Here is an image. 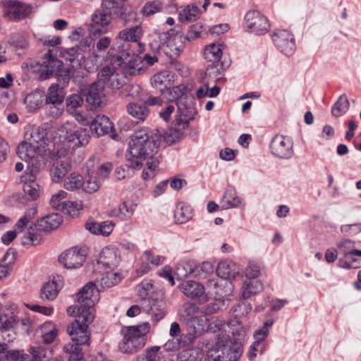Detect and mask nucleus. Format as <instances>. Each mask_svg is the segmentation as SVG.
<instances>
[{"instance_id":"f257e3e1","label":"nucleus","mask_w":361,"mask_h":361,"mask_svg":"<svg viewBox=\"0 0 361 361\" xmlns=\"http://www.w3.org/2000/svg\"><path fill=\"white\" fill-rule=\"evenodd\" d=\"M163 134L159 129L142 128L132 135L126 157L132 162L133 169H140L144 164L146 168L142 173L144 180L152 178L159 161L156 157Z\"/></svg>"},{"instance_id":"f03ea898","label":"nucleus","mask_w":361,"mask_h":361,"mask_svg":"<svg viewBox=\"0 0 361 361\" xmlns=\"http://www.w3.org/2000/svg\"><path fill=\"white\" fill-rule=\"evenodd\" d=\"M109 66H104L98 73V80L104 85L107 83L112 89H118L124 82L121 77H119L116 69L119 67L132 75L141 73L144 70V66L140 57L133 56L132 60H127L119 54L112 56Z\"/></svg>"},{"instance_id":"7ed1b4c3","label":"nucleus","mask_w":361,"mask_h":361,"mask_svg":"<svg viewBox=\"0 0 361 361\" xmlns=\"http://www.w3.org/2000/svg\"><path fill=\"white\" fill-rule=\"evenodd\" d=\"M99 300V290L93 282H88L78 293V305H71L67 309L69 316L75 315L76 313L86 314L87 321L94 316V306Z\"/></svg>"},{"instance_id":"20e7f679","label":"nucleus","mask_w":361,"mask_h":361,"mask_svg":"<svg viewBox=\"0 0 361 361\" xmlns=\"http://www.w3.org/2000/svg\"><path fill=\"white\" fill-rule=\"evenodd\" d=\"M150 326L147 322L138 326H130L123 330V339L119 343V350L127 354H133L142 348L146 343V335Z\"/></svg>"},{"instance_id":"39448f33","label":"nucleus","mask_w":361,"mask_h":361,"mask_svg":"<svg viewBox=\"0 0 361 361\" xmlns=\"http://www.w3.org/2000/svg\"><path fill=\"white\" fill-rule=\"evenodd\" d=\"M54 140L56 142L69 143L77 147L87 145L90 140V135L86 129L78 127L75 122L66 121L56 130Z\"/></svg>"},{"instance_id":"423d86ee","label":"nucleus","mask_w":361,"mask_h":361,"mask_svg":"<svg viewBox=\"0 0 361 361\" xmlns=\"http://www.w3.org/2000/svg\"><path fill=\"white\" fill-rule=\"evenodd\" d=\"M142 35V28L140 25L134 26L129 29H126L120 32L116 44L113 49L120 51V56H122L127 60H132L133 55L140 57L135 53V49L140 48L141 44L138 40Z\"/></svg>"},{"instance_id":"0eeeda50","label":"nucleus","mask_w":361,"mask_h":361,"mask_svg":"<svg viewBox=\"0 0 361 361\" xmlns=\"http://www.w3.org/2000/svg\"><path fill=\"white\" fill-rule=\"evenodd\" d=\"M36 208H30L26 211L14 226V229L18 233H22V244L25 245H36L38 244L42 236L37 233L36 224H34L32 219L37 214Z\"/></svg>"},{"instance_id":"6e6552de","label":"nucleus","mask_w":361,"mask_h":361,"mask_svg":"<svg viewBox=\"0 0 361 361\" xmlns=\"http://www.w3.org/2000/svg\"><path fill=\"white\" fill-rule=\"evenodd\" d=\"M159 48L168 56L173 58L178 56L184 48V37L176 27L159 35Z\"/></svg>"},{"instance_id":"1a4fd4ad","label":"nucleus","mask_w":361,"mask_h":361,"mask_svg":"<svg viewBox=\"0 0 361 361\" xmlns=\"http://www.w3.org/2000/svg\"><path fill=\"white\" fill-rule=\"evenodd\" d=\"M222 52L223 49L220 44L212 43L205 46L203 57L207 61L212 63L206 69V77L214 80L219 79V76L223 71V64L221 62Z\"/></svg>"},{"instance_id":"9d476101","label":"nucleus","mask_w":361,"mask_h":361,"mask_svg":"<svg viewBox=\"0 0 361 361\" xmlns=\"http://www.w3.org/2000/svg\"><path fill=\"white\" fill-rule=\"evenodd\" d=\"M77 319L71 323L67 329V332L71 337L72 341L78 345H90L89 325L93 322L94 316L89 321L86 319V314L84 313H76Z\"/></svg>"},{"instance_id":"9b49d317","label":"nucleus","mask_w":361,"mask_h":361,"mask_svg":"<svg viewBox=\"0 0 361 361\" xmlns=\"http://www.w3.org/2000/svg\"><path fill=\"white\" fill-rule=\"evenodd\" d=\"M44 152L36 149L35 146L23 140L17 147V154L20 159L27 163V169H40L43 165Z\"/></svg>"},{"instance_id":"f8f14e48","label":"nucleus","mask_w":361,"mask_h":361,"mask_svg":"<svg viewBox=\"0 0 361 361\" xmlns=\"http://www.w3.org/2000/svg\"><path fill=\"white\" fill-rule=\"evenodd\" d=\"M4 15L11 20H25L30 19L33 13L31 4L18 0H8L4 3Z\"/></svg>"},{"instance_id":"ddd939ff","label":"nucleus","mask_w":361,"mask_h":361,"mask_svg":"<svg viewBox=\"0 0 361 361\" xmlns=\"http://www.w3.org/2000/svg\"><path fill=\"white\" fill-rule=\"evenodd\" d=\"M85 250L78 247H73L62 252L59 257V262L68 269L81 267L85 260Z\"/></svg>"},{"instance_id":"4468645a","label":"nucleus","mask_w":361,"mask_h":361,"mask_svg":"<svg viewBox=\"0 0 361 361\" xmlns=\"http://www.w3.org/2000/svg\"><path fill=\"white\" fill-rule=\"evenodd\" d=\"M62 65L61 61L52 56L51 51L49 50L42 63L35 62L31 66L35 72L39 73L41 79H47L49 75L57 73Z\"/></svg>"},{"instance_id":"2eb2a0df","label":"nucleus","mask_w":361,"mask_h":361,"mask_svg":"<svg viewBox=\"0 0 361 361\" xmlns=\"http://www.w3.org/2000/svg\"><path fill=\"white\" fill-rule=\"evenodd\" d=\"M231 282L214 278L209 279L206 283V296L219 300L228 296L233 290Z\"/></svg>"},{"instance_id":"dca6fc26","label":"nucleus","mask_w":361,"mask_h":361,"mask_svg":"<svg viewBox=\"0 0 361 361\" xmlns=\"http://www.w3.org/2000/svg\"><path fill=\"white\" fill-rule=\"evenodd\" d=\"M178 117L176 119V125L181 128H185L189 121L193 119L196 113L192 99L184 97L177 102Z\"/></svg>"},{"instance_id":"f3484780","label":"nucleus","mask_w":361,"mask_h":361,"mask_svg":"<svg viewBox=\"0 0 361 361\" xmlns=\"http://www.w3.org/2000/svg\"><path fill=\"white\" fill-rule=\"evenodd\" d=\"M270 149L272 154L281 159H288L293 154L290 139L282 135H277L272 139Z\"/></svg>"},{"instance_id":"a211bd4d","label":"nucleus","mask_w":361,"mask_h":361,"mask_svg":"<svg viewBox=\"0 0 361 361\" xmlns=\"http://www.w3.org/2000/svg\"><path fill=\"white\" fill-rule=\"evenodd\" d=\"M121 262V255L116 247H104L98 257V265L104 269L114 270Z\"/></svg>"},{"instance_id":"6ab92c4d","label":"nucleus","mask_w":361,"mask_h":361,"mask_svg":"<svg viewBox=\"0 0 361 361\" xmlns=\"http://www.w3.org/2000/svg\"><path fill=\"white\" fill-rule=\"evenodd\" d=\"M39 171V169L26 170L25 173L22 176L23 191L32 200L39 197L41 192V188L36 180Z\"/></svg>"},{"instance_id":"aec40b11","label":"nucleus","mask_w":361,"mask_h":361,"mask_svg":"<svg viewBox=\"0 0 361 361\" xmlns=\"http://www.w3.org/2000/svg\"><path fill=\"white\" fill-rule=\"evenodd\" d=\"M120 4L118 0H103L102 8L95 11L92 15V23H111L112 16Z\"/></svg>"},{"instance_id":"412c9836","label":"nucleus","mask_w":361,"mask_h":361,"mask_svg":"<svg viewBox=\"0 0 361 361\" xmlns=\"http://www.w3.org/2000/svg\"><path fill=\"white\" fill-rule=\"evenodd\" d=\"M209 355L213 361H236L240 357L241 351L232 349L228 344H222L219 341L216 347L211 350Z\"/></svg>"},{"instance_id":"4be33fe9","label":"nucleus","mask_w":361,"mask_h":361,"mask_svg":"<svg viewBox=\"0 0 361 361\" xmlns=\"http://www.w3.org/2000/svg\"><path fill=\"white\" fill-rule=\"evenodd\" d=\"M63 286V279L60 276H54L42 285L39 297L43 300L54 301L59 295Z\"/></svg>"},{"instance_id":"5701e85b","label":"nucleus","mask_w":361,"mask_h":361,"mask_svg":"<svg viewBox=\"0 0 361 361\" xmlns=\"http://www.w3.org/2000/svg\"><path fill=\"white\" fill-rule=\"evenodd\" d=\"M273 41L276 46L286 56H291L295 45L293 35L286 30H277L273 35Z\"/></svg>"},{"instance_id":"b1692460","label":"nucleus","mask_w":361,"mask_h":361,"mask_svg":"<svg viewBox=\"0 0 361 361\" xmlns=\"http://www.w3.org/2000/svg\"><path fill=\"white\" fill-rule=\"evenodd\" d=\"M23 140L32 146H35L36 149H40L45 152L47 141V131L44 128L39 126L31 127L25 132Z\"/></svg>"},{"instance_id":"393cba45","label":"nucleus","mask_w":361,"mask_h":361,"mask_svg":"<svg viewBox=\"0 0 361 361\" xmlns=\"http://www.w3.org/2000/svg\"><path fill=\"white\" fill-rule=\"evenodd\" d=\"M51 355V350L49 348L32 346L27 353H20V361H47Z\"/></svg>"},{"instance_id":"a878e982","label":"nucleus","mask_w":361,"mask_h":361,"mask_svg":"<svg viewBox=\"0 0 361 361\" xmlns=\"http://www.w3.org/2000/svg\"><path fill=\"white\" fill-rule=\"evenodd\" d=\"M104 88V85L100 82H95L90 85L87 90V102L94 108L99 107L105 95Z\"/></svg>"},{"instance_id":"bb28decb","label":"nucleus","mask_w":361,"mask_h":361,"mask_svg":"<svg viewBox=\"0 0 361 361\" xmlns=\"http://www.w3.org/2000/svg\"><path fill=\"white\" fill-rule=\"evenodd\" d=\"M90 130L99 137L110 133L113 130V125L107 116L98 115L91 121Z\"/></svg>"},{"instance_id":"cd10ccee","label":"nucleus","mask_w":361,"mask_h":361,"mask_svg":"<svg viewBox=\"0 0 361 361\" xmlns=\"http://www.w3.org/2000/svg\"><path fill=\"white\" fill-rule=\"evenodd\" d=\"M166 304L161 300L151 299L148 302V305L144 308L146 314L151 318L158 322L165 316Z\"/></svg>"},{"instance_id":"c85d7f7f","label":"nucleus","mask_w":361,"mask_h":361,"mask_svg":"<svg viewBox=\"0 0 361 361\" xmlns=\"http://www.w3.org/2000/svg\"><path fill=\"white\" fill-rule=\"evenodd\" d=\"M218 276L224 279H233L240 274V268L231 261H223L218 264L216 267Z\"/></svg>"},{"instance_id":"c756f323","label":"nucleus","mask_w":361,"mask_h":361,"mask_svg":"<svg viewBox=\"0 0 361 361\" xmlns=\"http://www.w3.org/2000/svg\"><path fill=\"white\" fill-rule=\"evenodd\" d=\"M62 221V216L59 214L53 213L38 220L35 226L37 231H49L57 228Z\"/></svg>"},{"instance_id":"7c9ffc66","label":"nucleus","mask_w":361,"mask_h":361,"mask_svg":"<svg viewBox=\"0 0 361 361\" xmlns=\"http://www.w3.org/2000/svg\"><path fill=\"white\" fill-rule=\"evenodd\" d=\"M221 207L223 209L243 208L245 207V202L236 193L233 188H226L221 200Z\"/></svg>"},{"instance_id":"2f4dec72","label":"nucleus","mask_w":361,"mask_h":361,"mask_svg":"<svg viewBox=\"0 0 361 361\" xmlns=\"http://www.w3.org/2000/svg\"><path fill=\"white\" fill-rule=\"evenodd\" d=\"M68 161L63 159H53V163L50 169V175L54 182H59L70 169Z\"/></svg>"},{"instance_id":"473e14b6","label":"nucleus","mask_w":361,"mask_h":361,"mask_svg":"<svg viewBox=\"0 0 361 361\" xmlns=\"http://www.w3.org/2000/svg\"><path fill=\"white\" fill-rule=\"evenodd\" d=\"M44 100V92L41 90H35L25 97L24 103L28 112H35L43 104Z\"/></svg>"},{"instance_id":"72a5a7b5","label":"nucleus","mask_w":361,"mask_h":361,"mask_svg":"<svg viewBox=\"0 0 361 361\" xmlns=\"http://www.w3.org/2000/svg\"><path fill=\"white\" fill-rule=\"evenodd\" d=\"M227 326L229 331L233 336H238V339L243 338L250 330L249 325L245 324L241 318L237 317H232L228 322Z\"/></svg>"},{"instance_id":"f704fd0d","label":"nucleus","mask_w":361,"mask_h":361,"mask_svg":"<svg viewBox=\"0 0 361 361\" xmlns=\"http://www.w3.org/2000/svg\"><path fill=\"white\" fill-rule=\"evenodd\" d=\"M173 76L169 71H161L151 78V84L153 87L159 90L162 94L171 85Z\"/></svg>"},{"instance_id":"c9c22d12","label":"nucleus","mask_w":361,"mask_h":361,"mask_svg":"<svg viewBox=\"0 0 361 361\" xmlns=\"http://www.w3.org/2000/svg\"><path fill=\"white\" fill-rule=\"evenodd\" d=\"M183 293L192 299L202 296L204 293V287L195 281H187L182 284Z\"/></svg>"},{"instance_id":"e433bc0d","label":"nucleus","mask_w":361,"mask_h":361,"mask_svg":"<svg viewBox=\"0 0 361 361\" xmlns=\"http://www.w3.org/2000/svg\"><path fill=\"white\" fill-rule=\"evenodd\" d=\"M242 298L247 299L263 290V284L259 280H245L242 286Z\"/></svg>"},{"instance_id":"4c0bfd02","label":"nucleus","mask_w":361,"mask_h":361,"mask_svg":"<svg viewBox=\"0 0 361 361\" xmlns=\"http://www.w3.org/2000/svg\"><path fill=\"white\" fill-rule=\"evenodd\" d=\"M64 97L65 93L63 88H60L57 84H52L48 89L45 101L47 104L56 106L63 102Z\"/></svg>"},{"instance_id":"58836bf2","label":"nucleus","mask_w":361,"mask_h":361,"mask_svg":"<svg viewBox=\"0 0 361 361\" xmlns=\"http://www.w3.org/2000/svg\"><path fill=\"white\" fill-rule=\"evenodd\" d=\"M178 314L180 318L188 325L197 314H201V312L195 303L188 302L182 305Z\"/></svg>"},{"instance_id":"ea45409f","label":"nucleus","mask_w":361,"mask_h":361,"mask_svg":"<svg viewBox=\"0 0 361 361\" xmlns=\"http://www.w3.org/2000/svg\"><path fill=\"white\" fill-rule=\"evenodd\" d=\"M136 206L135 204H127L126 202H123L119 204L117 209L111 212L112 216H116L123 221L129 220L133 216Z\"/></svg>"},{"instance_id":"a19ab883","label":"nucleus","mask_w":361,"mask_h":361,"mask_svg":"<svg viewBox=\"0 0 361 361\" xmlns=\"http://www.w3.org/2000/svg\"><path fill=\"white\" fill-rule=\"evenodd\" d=\"M127 111L138 121H144L149 114V110L146 105L137 103H130L127 106Z\"/></svg>"},{"instance_id":"79ce46f5","label":"nucleus","mask_w":361,"mask_h":361,"mask_svg":"<svg viewBox=\"0 0 361 361\" xmlns=\"http://www.w3.org/2000/svg\"><path fill=\"white\" fill-rule=\"evenodd\" d=\"M200 16V10L196 4L187 6L178 13V20L180 22L195 21Z\"/></svg>"},{"instance_id":"37998d69","label":"nucleus","mask_w":361,"mask_h":361,"mask_svg":"<svg viewBox=\"0 0 361 361\" xmlns=\"http://www.w3.org/2000/svg\"><path fill=\"white\" fill-rule=\"evenodd\" d=\"M186 92V87L184 85H179L177 86H174L171 87L169 86L165 91L161 94V95L167 99L168 101L173 102L180 100L185 97Z\"/></svg>"},{"instance_id":"c03bdc74","label":"nucleus","mask_w":361,"mask_h":361,"mask_svg":"<svg viewBox=\"0 0 361 361\" xmlns=\"http://www.w3.org/2000/svg\"><path fill=\"white\" fill-rule=\"evenodd\" d=\"M39 331L43 341L47 344L52 343L58 334L55 325L51 322L43 324L40 326Z\"/></svg>"},{"instance_id":"a18cd8bd","label":"nucleus","mask_w":361,"mask_h":361,"mask_svg":"<svg viewBox=\"0 0 361 361\" xmlns=\"http://www.w3.org/2000/svg\"><path fill=\"white\" fill-rule=\"evenodd\" d=\"M106 271L100 280V284L103 288H110L118 283L122 279V275L114 270Z\"/></svg>"},{"instance_id":"49530a36","label":"nucleus","mask_w":361,"mask_h":361,"mask_svg":"<svg viewBox=\"0 0 361 361\" xmlns=\"http://www.w3.org/2000/svg\"><path fill=\"white\" fill-rule=\"evenodd\" d=\"M10 44L18 55H20L28 47L27 37L19 33L14 34L11 37Z\"/></svg>"},{"instance_id":"de8ad7c7","label":"nucleus","mask_w":361,"mask_h":361,"mask_svg":"<svg viewBox=\"0 0 361 361\" xmlns=\"http://www.w3.org/2000/svg\"><path fill=\"white\" fill-rule=\"evenodd\" d=\"M101 181L93 175L88 172V176L85 181L82 180V190L87 193H94L97 192L101 187Z\"/></svg>"},{"instance_id":"09e8293b","label":"nucleus","mask_w":361,"mask_h":361,"mask_svg":"<svg viewBox=\"0 0 361 361\" xmlns=\"http://www.w3.org/2000/svg\"><path fill=\"white\" fill-rule=\"evenodd\" d=\"M163 9V3L160 0H153L145 3L141 13L144 16L150 17Z\"/></svg>"},{"instance_id":"8fccbe9b","label":"nucleus","mask_w":361,"mask_h":361,"mask_svg":"<svg viewBox=\"0 0 361 361\" xmlns=\"http://www.w3.org/2000/svg\"><path fill=\"white\" fill-rule=\"evenodd\" d=\"M207 316L204 314H198L188 325L193 329L195 333L200 334L207 328Z\"/></svg>"},{"instance_id":"3c124183","label":"nucleus","mask_w":361,"mask_h":361,"mask_svg":"<svg viewBox=\"0 0 361 361\" xmlns=\"http://www.w3.org/2000/svg\"><path fill=\"white\" fill-rule=\"evenodd\" d=\"M83 98L78 94H73L66 100V111L68 114H75L77 109L83 104Z\"/></svg>"},{"instance_id":"603ef678","label":"nucleus","mask_w":361,"mask_h":361,"mask_svg":"<svg viewBox=\"0 0 361 361\" xmlns=\"http://www.w3.org/2000/svg\"><path fill=\"white\" fill-rule=\"evenodd\" d=\"M208 36L207 27L202 24H193L188 31L185 39L188 40L194 39L197 37H205Z\"/></svg>"},{"instance_id":"864d4df0","label":"nucleus","mask_w":361,"mask_h":361,"mask_svg":"<svg viewBox=\"0 0 361 361\" xmlns=\"http://www.w3.org/2000/svg\"><path fill=\"white\" fill-rule=\"evenodd\" d=\"M68 200L67 192L63 190H59L51 196L49 203L51 207L61 211Z\"/></svg>"},{"instance_id":"5fc2aeb1","label":"nucleus","mask_w":361,"mask_h":361,"mask_svg":"<svg viewBox=\"0 0 361 361\" xmlns=\"http://www.w3.org/2000/svg\"><path fill=\"white\" fill-rule=\"evenodd\" d=\"M110 39L104 37L101 38L97 43V50L94 51L90 59L92 61L93 66L98 65V59L101 57V53L104 51L110 44Z\"/></svg>"},{"instance_id":"6e6d98bb","label":"nucleus","mask_w":361,"mask_h":361,"mask_svg":"<svg viewBox=\"0 0 361 361\" xmlns=\"http://www.w3.org/2000/svg\"><path fill=\"white\" fill-rule=\"evenodd\" d=\"M80 345H78V343L75 342L68 343L64 345L63 350L69 354V358L71 360L75 361L80 360L83 357V353L80 347Z\"/></svg>"},{"instance_id":"4d7b16f0","label":"nucleus","mask_w":361,"mask_h":361,"mask_svg":"<svg viewBox=\"0 0 361 361\" xmlns=\"http://www.w3.org/2000/svg\"><path fill=\"white\" fill-rule=\"evenodd\" d=\"M349 101L345 96H341L332 108V114L339 117L347 112L349 109Z\"/></svg>"},{"instance_id":"13d9d810","label":"nucleus","mask_w":361,"mask_h":361,"mask_svg":"<svg viewBox=\"0 0 361 361\" xmlns=\"http://www.w3.org/2000/svg\"><path fill=\"white\" fill-rule=\"evenodd\" d=\"M202 357V351L197 348L188 349L179 355L180 361H201Z\"/></svg>"},{"instance_id":"bf43d9fd","label":"nucleus","mask_w":361,"mask_h":361,"mask_svg":"<svg viewBox=\"0 0 361 361\" xmlns=\"http://www.w3.org/2000/svg\"><path fill=\"white\" fill-rule=\"evenodd\" d=\"M82 208L83 206L80 202H73L68 200L61 211L71 217H75L78 214L79 212L82 209Z\"/></svg>"},{"instance_id":"052dcab7","label":"nucleus","mask_w":361,"mask_h":361,"mask_svg":"<svg viewBox=\"0 0 361 361\" xmlns=\"http://www.w3.org/2000/svg\"><path fill=\"white\" fill-rule=\"evenodd\" d=\"M82 177L80 174L71 173L66 179L64 186L67 190H74L81 188Z\"/></svg>"},{"instance_id":"680f3d73","label":"nucleus","mask_w":361,"mask_h":361,"mask_svg":"<svg viewBox=\"0 0 361 361\" xmlns=\"http://www.w3.org/2000/svg\"><path fill=\"white\" fill-rule=\"evenodd\" d=\"M192 212L190 206H182L176 210L175 217L179 224H183L192 219Z\"/></svg>"},{"instance_id":"e2e57ef3","label":"nucleus","mask_w":361,"mask_h":361,"mask_svg":"<svg viewBox=\"0 0 361 361\" xmlns=\"http://www.w3.org/2000/svg\"><path fill=\"white\" fill-rule=\"evenodd\" d=\"M244 20L246 23H267L268 18L257 10H250L245 13Z\"/></svg>"},{"instance_id":"0e129e2a","label":"nucleus","mask_w":361,"mask_h":361,"mask_svg":"<svg viewBox=\"0 0 361 361\" xmlns=\"http://www.w3.org/2000/svg\"><path fill=\"white\" fill-rule=\"evenodd\" d=\"M245 30L252 35H262L268 32L269 25V24H246Z\"/></svg>"},{"instance_id":"69168bd1","label":"nucleus","mask_w":361,"mask_h":361,"mask_svg":"<svg viewBox=\"0 0 361 361\" xmlns=\"http://www.w3.org/2000/svg\"><path fill=\"white\" fill-rule=\"evenodd\" d=\"M252 310V305L248 302H243L233 308L232 317L243 318Z\"/></svg>"},{"instance_id":"338daca9","label":"nucleus","mask_w":361,"mask_h":361,"mask_svg":"<svg viewBox=\"0 0 361 361\" xmlns=\"http://www.w3.org/2000/svg\"><path fill=\"white\" fill-rule=\"evenodd\" d=\"M142 260L145 261L149 265L158 266L163 262L164 257L158 255H154L150 250H147L143 253Z\"/></svg>"},{"instance_id":"774afa93","label":"nucleus","mask_w":361,"mask_h":361,"mask_svg":"<svg viewBox=\"0 0 361 361\" xmlns=\"http://www.w3.org/2000/svg\"><path fill=\"white\" fill-rule=\"evenodd\" d=\"M341 252L343 253L344 258H348L352 255L351 251L355 250L354 242L349 239H345L337 245Z\"/></svg>"}]
</instances>
